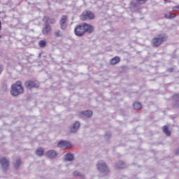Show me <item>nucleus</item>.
Listing matches in <instances>:
<instances>
[{
	"instance_id": "obj_1",
	"label": "nucleus",
	"mask_w": 179,
	"mask_h": 179,
	"mask_svg": "<svg viewBox=\"0 0 179 179\" xmlns=\"http://www.w3.org/2000/svg\"><path fill=\"white\" fill-rule=\"evenodd\" d=\"M24 92V89L22 85L21 81H17L15 84L11 85L10 94L13 97H17L20 94H23Z\"/></svg>"
},
{
	"instance_id": "obj_2",
	"label": "nucleus",
	"mask_w": 179,
	"mask_h": 179,
	"mask_svg": "<svg viewBox=\"0 0 179 179\" xmlns=\"http://www.w3.org/2000/svg\"><path fill=\"white\" fill-rule=\"evenodd\" d=\"M167 40V36L164 34H160L152 39L151 43L154 47H159L163 44V42Z\"/></svg>"
},
{
	"instance_id": "obj_3",
	"label": "nucleus",
	"mask_w": 179,
	"mask_h": 179,
	"mask_svg": "<svg viewBox=\"0 0 179 179\" xmlns=\"http://www.w3.org/2000/svg\"><path fill=\"white\" fill-rule=\"evenodd\" d=\"M96 16L94 13L90 10H84L80 16V20H93Z\"/></svg>"
},
{
	"instance_id": "obj_4",
	"label": "nucleus",
	"mask_w": 179,
	"mask_h": 179,
	"mask_svg": "<svg viewBox=\"0 0 179 179\" xmlns=\"http://www.w3.org/2000/svg\"><path fill=\"white\" fill-rule=\"evenodd\" d=\"M96 167L99 171H100V173H102L103 174H107V173L110 171V170L107 167V164H106L103 161L98 162Z\"/></svg>"
},
{
	"instance_id": "obj_5",
	"label": "nucleus",
	"mask_w": 179,
	"mask_h": 179,
	"mask_svg": "<svg viewBox=\"0 0 179 179\" xmlns=\"http://www.w3.org/2000/svg\"><path fill=\"white\" fill-rule=\"evenodd\" d=\"M74 34L77 36V37H83V36H85V29L83 24L76 25L75 27Z\"/></svg>"
},
{
	"instance_id": "obj_6",
	"label": "nucleus",
	"mask_w": 179,
	"mask_h": 179,
	"mask_svg": "<svg viewBox=\"0 0 179 179\" xmlns=\"http://www.w3.org/2000/svg\"><path fill=\"white\" fill-rule=\"evenodd\" d=\"M0 165L3 171H8V167H9V159H7L6 157H1Z\"/></svg>"
},
{
	"instance_id": "obj_7",
	"label": "nucleus",
	"mask_w": 179,
	"mask_h": 179,
	"mask_svg": "<svg viewBox=\"0 0 179 179\" xmlns=\"http://www.w3.org/2000/svg\"><path fill=\"white\" fill-rule=\"evenodd\" d=\"M141 5L138 1H132L130 2V10L131 12H139V10L141 9Z\"/></svg>"
},
{
	"instance_id": "obj_8",
	"label": "nucleus",
	"mask_w": 179,
	"mask_h": 179,
	"mask_svg": "<svg viewBox=\"0 0 179 179\" xmlns=\"http://www.w3.org/2000/svg\"><path fill=\"white\" fill-rule=\"evenodd\" d=\"M57 148L61 149H68V148H72V144L66 141L62 140L58 142Z\"/></svg>"
},
{
	"instance_id": "obj_9",
	"label": "nucleus",
	"mask_w": 179,
	"mask_h": 179,
	"mask_svg": "<svg viewBox=\"0 0 179 179\" xmlns=\"http://www.w3.org/2000/svg\"><path fill=\"white\" fill-rule=\"evenodd\" d=\"M79 128H80V122H79V121H76L72 126L69 127V131L71 134H76V132L79 131Z\"/></svg>"
},
{
	"instance_id": "obj_10",
	"label": "nucleus",
	"mask_w": 179,
	"mask_h": 179,
	"mask_svg": "<svg viewBox=\"0 0 179 179\" xmlns=\"http://www.w3.org/2000/svg\"><path fill=\"white\" fill-rule=\"evenodd\" d=\"M66 22H68V17L66 15L62 16L59 20L60 29L62 30H66Z\"/></svg>"
},
{
	"instance_id": "obj_11",
	"label": "nucleus",
	"mask_w": 179,
	"mask_h": 179,
	"mask_svg": "<svg viewBox=\"0 0 179 179\" xmlns=\"http://www.w3.org/2000/svg\"><path fill=\"white\" fill-rule=\"evenodd\" d=\"M83 27L84 29V33H89L90 34L94 31V28L90 24L84 23L83 24Z\"/></svg>"
},
{
	"instance_id": "obj_12",
	"label": "nucleus",
	"mask_w": 179,
	"mask_h": 179,
	"mask_svg": "<svg viewBox=\"0 0 179 179\" xmlns=\"http://www.w3.org/2000/svg\"><path fill=\"white\" fill-rule=\"evenodd\" d=\"M25 85V87H27V89H33V88H38V84L36 83L33 80H27L24 83Z\"/></svg>"
},
{
	"instance_id": "obj_13",
	"label": "nucleus",
	"mask_w": 179,
	"mask_h": 179,
	"mask_svg": "<svg viewBox=\"0 0 179 179\" xmlns=\"http://www.w3.org/2000/svg\"><path fill=\"white\" fill-rule=\"evenodd\" d=\"M43 21L45 24H55V23H57V20L55 18H51L48 16L43 17Z\"/></svg>"
},
{
	"instance_id": "obj_14",
	"label": "nucleus",
	"mask_w": 179,
	"mask_h": 179,
	"mask_svg": "<svg viewBox=\"0 0 179 179\" xmlns=\"http://www.w3.org/2000/svg\"><path fill=\"white\" fill-rule=\"evenodd\" d=\"M173 100V107L174 108H179V94H174L172 96Z\"/></svg>"
},
{
	"instance_id": "obj_15",
	"label": "nucleus",
	"mask_w": 179,
	"mask_h": 179,
	"mask_svg": "<svg viewBox=\"0 0 179 179\" xmlns=\"http://www.w3.org/2000/svg\"><path fill=\"white\" fill-rule=\"evenodd\" d=\"M50 31H51V25L44 23L43 29H42L43 34L45 36L48 34Z\"/></svg>"
},
{
	"instance_id": "obj_16",
	"label": "nucleus",
	"mask_w": 179,
	"mask_h": 179,
	"mask_svg": "<svg viewBox=\"0 0 179 179\" xmlns=\"http://www.w3.org/2000/svg\"><path fill=\"white\" fill-rule=\"evenodd\" d=\"M45 155L47 156V157H49V159H55V157H57V154L55 150H50L45 153Z\"/></svg>"
},
{
	"instance_id": "obj_17",
	"label": "nucleus",
	"mask_w": 179,
	"mask_h": 179,
	"mask_svg": "<svg viewBox=\"0 0 179 179\" xmlns=\"http://www.w3.org/2000/svg\"><path fill=\"white\" fill-rule=\"evenodd\" d=\"M64 160L66 162H73L75 160V156L71 152L66 153L64 155Z\"/></svg>"
},
{
	"instance_id": "obj_18",
	"label": "nucleus",
	"mask_w": 179,
	"mask_h": 179,
	"mask_svg": "<svg viewBox=\"0 0 179 179\" xmlns=\"http://www.w3.org/2000/svg\"><path fill=\"white\" fill-rule=\"evenodd\" d=\"M115 166L116 169H120L122 170V169H125L127 165L124 164V161H117L115 163Z\"/></svg>"
},
{
	"instance_id": "obj_19",
	"label": "nucleus",
	"mask_w": 179,
	"mask_h": 179,
	"mask_svg": "<svg viewBox=\"0 0 179 179\" xmlns=\"http://www.w3.org/2000/svg\"><path fill=\"white\" fill-rule=\"evenodd\" d=\"M120 61L121 59L120 58V57L115 56L110 61V65H117V64H120Z\"/></svg>"
},
{
	"instance_id": "obj_20",
	"label": "nucleus",
	"mask_w": 179,
	"mask_h": 179,
	"mask_svg": "<svg viewBox=\"0 0 179 179\" xmlns=\"http://www.w3.org/2000/svg\"><path fill=\"white\" fill-rule=\"evenodd\" d=\"M80 114L82 115H84L85 117H87V118H90V117H92L93 115V111L92 110L82 111Z\"/></svg>"
},
{
	"instance_id": "obj_21",
	"label": "nucleus",
	"mask_w": 179,
	"mask_h": 179,
	"mask_svg": "<svg viewBox=\"0 0 179 179\" xmlns=\"http://www.w3.org/2000/svg\"><path fill=\"white\" fill-rule=\"evenodd\" d=\"M163 132L166 136H170V135H171V132L169 131V127L167 125L163 127Z\"/></svg>"
},
{
	"instance_id": "obj_22",
	"label": "nucleus",
	"mask_w": 179,
	"mask_h": 179,
	"mask_svg": "<svg viewBox=\"0 0 179 179\" xmlns=\"http://www.w3.org/2000/svg\"><path fill=\"white\" fill-rule=\"evenodd\" d=\"M133 107H134V110H141V108H142V105L139 102H134V103H133Z\"/></svg>"
},
{
	"instance_id": "obj_23",
	"label": "nucleus",
	"mask_w": 179,
	"mask_h": 179,
	"mask_svg": "<svg viewBox=\"0 0 179 179\" xmlns=\"http://www.w3.org/2000/svg\"><path fill=\"white\" fill-rule=\"evenodd\" d=\"M20 164H22V160L20 159H17L14 164V167L15 170H19V167H20Z\"/></svg>"
},
{
	"instance_id": "obj_24",
	"label": "nucleus",
	"mask_w": 179,
	"mask_h": 179,
	"mask_svg": "<svg viewBox=\"0 0 179 179\" xmlns=\"http://www.w3.org/2000/svg\"><path fill=\"white\" fill-rule=\"evenodd\" d=\"M37 156H43L44 155V149L38 148L36 151Z\"/></svg>"
},
{
	"instance_id": "obj_25",
	"label": "nucleus",
	"mask_w": 179,
	"mask_h": 179,
	"mask_svg": "<svg viewBox=\"0 0 179 179\" xmlns=\"http://www.w3.org/2000/svg\"><path fill=\"white\" fill-rule=\"evenodd\" d=\"M176 16H177V15L173 14L171 13H169L168 14L165 15V17L166 19H174V17H176Z\"/></svg>"
},
{
	"instance_id": "obj_26",
	"label": "nucleus",
	"mask_w": 179,
	"mask_h": 179,
	"mask_svg": "<svg viewBox=\"0 0 179 179\" xmlns=\"http://www.w3.org/2000/svg\"><path fill=\"white\" fill-rule=\"evenodd\" d=\"M38 45H39V47H41V48H44V47H45V45H47V42H45V41H44V40H41L39 41Z\"/></svg>"
},
{
	"instance_id": "obj_27",
	"label": "nucleus",
	"mask_w": 179,
	"mask_h": 179,
	"mask_svg": "<svg viewBox=\"0 0 179 179\" xmlns=\"http://www.w3.org/2000/svg\"><path fill=\"white\" fill-rule=\"evenodd\" d=\"M55 36H56V37H62V32L61 31V30H59V29H57V30H55Z\"/></svg>"
},
{
	"instance_id": "obj_28",
	"label": "nucleus",
	"mask_w": 179,
	"mask_h": 179,
	"mask_svg": "<svg viewBox=\"0 0 179 179\" xmlns=\"http://www.w3.org/2000/svg\"><path fill=\"white\" fill-rule=\"evenodd\" d=\"M73 176H75V177H80L81 178H85V176L83 175H80V173H79V171H74L73 173Z\"/></svg>"
},
{
	"instance_id": "obj_29",
	"label": "nucleus",
	"mask_w": 179,
	"mask_h": 179,
	"mask_svg": "<svg viewBox=\"0 0 179 179\" xmlns=\"http://www.w3.org/2000/svg\"><path fill=\"white\" fill-rule=\"evenodd\" d=\"M136 2H138L140 5H145L147 2L148 0H136Z\"/></svg>"
},
{
	"instance_id": "obj_30",
	"label": "nucleus",
	"mask_w": 179,
	"mask_h": 179,
	"mask_svg": "<svg viewBox=\"0 0 179 179\" xmlns=\"http://www.w3.org/2000/svg\"><path fill=\"white\" fill-rule=\"evenodd\" d=\"M105 138H106V139H110V138H111V133L110 131H106L105 134Z\"/></svg>"
},
{
	"instance_id": "obj_31",
	"label": "nucleus",
	"mask_w": 179,
	"mask_h": 179,
	"mask_svg": "<svg viewBox=\"0 0 179 179\" xmlns=\"http://www.w3.org/2000/svg\"><path fill=\"white\" fill-rule=\"evenodd\" d=\"M178 9H179V5L173 7V11L178 10Z\"/></svg>"
},
{
	"instance_id": "obj_32",
	"label": "nucleus",
	"mask_w": 179,
	"mask_h": 179,
	"mask_svg": "<svg viewBox=\"0 0 179 179\" xmlns=\"http://www.w3.org/2000/svg\"><path fill=\"white\" fill-rule=\"evenodd\" d=\"M2 88L3 90H6V89H8V85L6 84H3Z\"/></svg>"
},
{
	"instance_id": "obj_33",
	"label": "nucleus",
	"mask_w": 179,
	"mask_h": 179,
	"mask_svg": "<svg viewBox=\"0 0 179 179\" xmlns=\"http://www.w3.org/2000/svg\"><path fill=\"white\" fill-rule=\"evenodd\" d=\"M174 71V69L173 68H169L167 69V71L169 72L170 73H171V72H173Z\"/></svg>"
},
{
	"instance_id": "obj_34",
	"label": "nucleus",
	"mask_w": 179,
	"mask_h": 179,
	"mask_svg": "<svg viewBox=\"0 0 179 179\" xmlns=\"http://www.w3.org/2000/svg\"><path fill=\"white\" fill-rule=\"evenodd\" d=\"M3 71V66L0 65V75L2 73Z\"/></svg>"
},
{
	"instance_id": "obj_35",
	"label": "nucleus",
	"mask_w": 179,
	"mask_h": 179,
	"mask_svg": "<svg viewBox=\"0 0 179 179\" xmlns=\"http://www.w3.org/2000/svg\"><path fill=\"white\" fill-rule=\"evenodd\" d=\"M39 57H41V53L39 54Z\"/></svg>"
},
{
	"instance_id": "obj_36",
	"label": "nucleus",
	"mask_w": 179,
	"mask_h": 179,
	"mask_svg": "<svg viewBox=\"0 0 179 179\" xmlns=\"http://www.w3.org/2000/svg\"><path fill=\"white\" fill-rule=\"evenodd\" d=\"M0 38H2V36L0 35Z\"/></svg>"
},
{
	"instance_id": "obj_37",
	"label": "nucleus",
	"mask_w": 179,
	"mask_h": 179,
	"mask_svg": "<svg viewBox=\"0 0 179 179\" xmlns=\"http://www.w3.org/2000/svg\"><path fill=\"white\" fill-rule=\"evenodd\" d=\"M164 1H168V0H164Z\"/></svg>"
}]
</instances>
